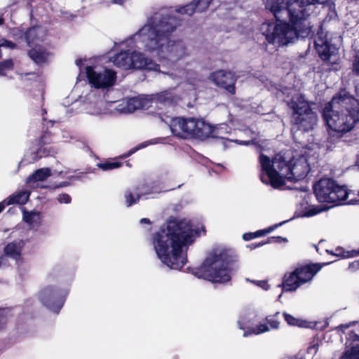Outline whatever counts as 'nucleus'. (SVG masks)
Returning <instances> with one entry per match:
<instances>
[{"instance_id":"obj_1","label":"nucleus","mask_w":359,"mask_h":359,"mask_svg":"<svg viewBox=\"0 0 359 359\" xmlns=\"http://www.w3.org/2000/svg\"><path fill=\"white\" fill-rule=\"evenodd\" d=\"M199 229H193L192 223L186 219L170 216L165 225L152 235V244L158 258L172 269L180 270L187 262L183 248L192 244Z\"/></svg>"},{"instance_id":"obj_44","label":"nucleus","mask_w":359,"mask_h":359,"mask_svg":"<svg viewBox=\"0 0 359 359\" xmlns=\"http://www.w3.org/2000/svg\"><path fill=\"white\" fill-rule=\"evenodd\" d=\"M320 212H321V209H320L318 208H311L309 210L304 212L302 214V217H309L314 216V215L320 213Z\"/></svg>"},{"instance_id":"obj_6","label":"nucleus","mask_w":359,"mask_h":359,"mask_svg":"<svg viewBox=\"0 0 359 359\" xmlns=\"http://www.w3.org/2000/svg\"><path fill=\"white\" fill-rule=\"evenodd\" d=\"M170 128L172 133L183 138L205 140L217 137L216 128L203 119L196 118L174 117L170 120Z\"/></svg>"},{"instance_id":"obj_15","label":"nucleus","mask_w":359,"mask_h":359,"mask_svg":"<svg viewBox=\"0 0 359 359\" xmlns=\"http://www.w3.org/2000/svg\"><path fill=\"white\" fill-rule=\"evenodd\" d=\"M346 345L349 348L345 351L341 359H359V335L351 331L346 337Z\"/></svg>"},{"instance_id":"obj_29","label":"nucleus","mask_w":359,"mask_h":359,"mask_svg":"<svg viewBox=\"0 0 359 359\" xmlns=\"http://www.w3.org/2000/svg\"><path fill=\"white\" fill-rule=\"evenodd\" d=\"M283 316L284 317V319L287 322V323L289 325H291V326H297V327H309L308 325V322L306 321V320H302V319H299V318H297L295 317H294L293 316L286 313V312H284L283 313Z\"/></svg>"},{"instance_id":"obj_11","label":"nucleus","mask_w":359,"mask_h":359,"mask_svg":"<svg viewBox=\"0 0 359 359\" xmlns=\"http://www.w3.org/2000/svg\"><path fill=\"white\" fill-rule=\"evenodd\" d=\"M209 79L218 88L225 90L231 95L236 94L238 76L231 71L219 69L212 72Z\"/></svg>"},{"instance_id":"obj_42","label":"nucleus","mask_w":359,"mask_h":359,"mask_svg":"<svg viewBox=\"0 0 359 359\" xmlns=\"http://www.w3.org/2000/svg\"><path fill=\"white\" fill-rule=\"evenodd\" d=\"M353 72L356 76H359V50L354 57L353 62Z\"/></svg>"},{"instance_id":"obj_10","label":"nucleus","mask_w":359,"mask_h":359,"mask_svg":"<svg viewBox=\"0 0 359 359\" xmlns=\"http://www.w3.org/2000/svg\"><path fill=\"white\" fill-rule=\"evenodd\" d=\"M86 76L88 81L95 88H106L112 86L116 79L114 71L106 69L102 73H97L92 66L86 67Z\"/></svg>"},{"instance_id":"obj_54","label":"nucleus","mask_w":359,"mask_h":359,"mask_svg":"<svg viewBox=\"0 0 359 359\" xmlns=\"http://www.w3.org/2000/svg\"><path fill=\"white\" fill-rule=\"evenodd\" d=\"M326 252L329 255H332L334 256V251H333V250H326Z\"/></svg>"},{"instance_id":"obj_47","label":"nucleus","mask_w":359,"mask_h":359,"mask_svg":"<svg viewBox=\"0 0 359 359\" xmlns=\"http://www.w3.org/2000/svg\"><path fill=\"white\" fill-rule=\"evenodd\" d=\"M266 244V243H265V240H264V241H262L257 242V243H252L250 245H248L247 247L249 248L250 250H255V249L259 248L261 246H263Z\"/></svg>"},{"instance_id":"obj_48","label":"nucleus","mask_w":359,"mask_h":359,"mask_svg":"<svg viewBox=\"0 0 359 359\" xmlns=\"http://www.w3.org/2000/svg\"><path fill=\"white\" fill-rule=\"evenodd\" d=\"M354 323H350L348 324H341L339 326L336 327V330L338 331H341L342 332H344L345 330L348 328L351 324H353Z\"/></svg>"},{"instance_id":"obj_36","label":"nucleus","mask_w":359,"mask_h":359,"mask_svg":"<svg viewBox=\"0 0 359 359\" xmlns=\"http://www.w3.org/2000/svg\"><path fill=\"white\" fill-rule=\"evenodd\" d=\"M53 142V134L49 131H44L38 140V144L48 145Z\"/></svg>"},{"instance_id":"obj_4","label":"nucleus","mask_w":359,"mask_h":359,"mask_svg":"<svg viewBox=\"0 0 359 359\" xmlns=\"http://www.w3.org/2000/svg\"><path fill=\"white\" fill-rule=\"evenodd\" d=\"M322 116L330 136L332 132L340 138L359 121V101L346 88H340L325 104Z\"/></svg>"},{"instance_id":"obj_51","label":"nucleus","mask_w":359,"mask_h":359,"mask_svg":"<svg viewBox=\"0 0 359 359\" xmlns=\"http://www.w3.org/2000/svg\"><path fill=\"white\" fill-rule=\"evenodd\" d=\"M140 223H142V224L144 223V224H151V221H150V219H148V218H142V219H141V220H140Z\"/></svg>"},{"instance_id":"obj_37","label":"nucleus","mask_w":359,"mask_h":359,"mask_svg":"<svg viewBox=\"0 0 359 359\" xmlns=\"http://www.w3.org/2000/svg\"><path fill=\"white\" fill-rule=\"evenodd\" d=\"M196 12H197V11L194 3L187 4L179 9V13L181 14H187L189 16L192 15Z\"/></svg>"},{"instance_id":"obj_5","label":"nucleus","mask_w":359,"mask_h":359,"mask_svg":"<svg viewBox=\"0 0 359 359\" xmlns=\"http://www.w3.org/2000/svg\"><path fill=\"white\" fill-rule=\"evenodd\" d=\"M238 255L229 248L213 249L198 266L191 269V273L198 278L213 283L226 284L231 280L238 266Z\"/></svg>"},{"instance_id":"obj_50","label":"nucleus","mask_w":359,"mask_h":359,"mask_svg":"<svg viewBox=\"0 0 359 359\" xmlns=\"http://www.w3.org/2000/svg\"><path fill=\"white\" fill-rule=\"evenodd\" d=\"M143 147H144V146H140V147H137V148H133V149H132L131 150H130V151H128V154H124L123 157H128V156H129L130 155H131V154H133V153H135L137 149H140V148H142Z\"/></svg>"},{"instance_id":"obj_35","label":"nucleus","mask_w":359,"mask_h":359,"mask_svg":"<svg viewBox=\"0 0 359 359\" xmlns=\"http://www.w3.org/2000/svg\"><path fill=\"white\" fill-rule=\"evenodd\" d=\"M121 165H122L121 162L110 161H107L104 163H99L97 164L98 168L104 171L118 168Z\"/></svg>"},{"instance_id":"obj_31","label":"nucleus","mask_w":359,"mask_h":359,"mask_svg":"<svg viewBox=\"0 0 359 359\" xmlns=\"http://www.w3.org/2000/svg\"><path fill=\"white\" fill-rule=\"evenodd\" d=\"M259 163L262 166V170L265 173L269 172L271 170H273L274 168V163H273V161H271L270 158L264 154H261L259 155Z\"/></svg>"},{"instance_id":"obj_57","label":"nucleus","mask_w":359,"mask_h":359,"mask_svg":"<svg viewBox=\"0 0 359 359\" xmlns=\"http://www.w3.org/2000/svg\"><path fill=\"white\" fill-rule=\"evenodd\" d=\"M356 163H357V165H358V167H359V155L358 156Z\"/></svg>"},{"instance_id":"obj_45","label":"nucleus","mask_w":359,"mask_h":359,"mask_svg":"<svg viewBox=\"0 0 359 359\" xmlns=\"http://www.w3.org/2000/svg\"><path fill=\"white\" fill-rule=\"evenodd\" d=\"M1 46H5L11 49H15L17 47L16 43H13L11 41H8L6 39H3V42L0 43Z\"/></svg>"},{"instance_id":"obj_28","label":"nucleus","mask_w":359,"mask_h":359,"mask_svg":"<svg viewBox=\"0 0 359 359\" xmlns=\"http://www.w3.org/2000/svg\"><path fill=\"white\" fill-rule=\"evenodd\" d=\"M28 198L29 196L26 195L25 192L22 191L9 196L6 201V204L7 205L13 204L24 205L27 202Z\"/></svg>"},{"instance_id":"obj_38","label":"nucleus","mask_w":359,"mask_h":359,"mask_svg":"<svg viewBox=\"0 0 359 359\" xmlns=\"http://www.w3.org/2000/svg\"><path fill=\"white\" fill-rule=\"evenodd\" d=\"M212 1V0H197L194 3L197 12L205 11L210 6Z\"/></svg>"},{"instance_id":"obj_12","label":"nucleus","mask_w":359,"mask_h":359,"mask_svg":"<svg viewBox=\"0 0 359 359\" xmlns=\"http://www.w3.org/2000/svg\"><path fill=\"white\" fill-rule=\"evenodd\" d=\"M331 262L325 263H310L307 264H301L296 267L295 271L302 284H304L313 279L314 276L319 272L321 269Z\"/></svg>"},{"instance_id":"obj_49","label":"nucleus","mask_w":359,"mask_h":359,"mask_svg":"<svg viewBox=\"0 0 359 359\" xmlns=\"http://www.w3.org/2000/svg\"><path fill=\"white\" fill-rule=\"evenodd\" d=\"M257 285L258 286L262 287L264 290H268V288H269V285H268L267 282L265 280H259V281H258Z\"/></svg>"},{"instance_id":"obj_21","label":"nucleus","mask_w":359,"mask_h":359,"mask_svg":"<svg viewBox=\"0 0 359 359\" xmlns=\"http://www.w3.org/2000/svg\"><path fill=\"white\" fill-rule=\"evenodd\" d=\"M114 64L124 69H131L132 52L130 50L121 51L114 57Z\"/></svg>"},{"instance_id":"obj_46","label":"nucleus","mask_w":359,"mask_h":359,"mask_svg":"<svg viewBox=\"0 0 359 359\" xmlns=\"http://www.w3.org/2000/svg\"><path fill=\"white\" fill-rule=\"evenodd\" d=\"M156 99L161 103H164L169 101V98L168 97L167 94L163 93L157 94Z\"/></svg>"},{"instance_id":"obj_43","label":"nucleus","mask_w":359,"mask_h":359,"mask_svg":"<svg viewBox=\"0 0 359 359\" xmlns=\"http://www.w3.org/2000/svg\"><path fill=\"white\" fill-rule=\"evenodd\" d=\"M57 201L60 203H70L72 201V198L68 194H61L57 196Z\"/></svg>"},{"instance_id":"obj_32","label":"nucleus","mask_w":359,"mask_h":359,"mask_svg":"<svg viewBox=\"0 0 359 359\" xmlns=\"http://www.w3.org/2000/svg\"><path fill=\"white\" fill-rule=\"evenodd\" d=\"M39 148L37 149L35 155L36 157H34L35 160H38L39 158H41L43 157H46L48 156L52 155L55 151L54 149L52 147H46V145H41L39 144Z\"/></svg>"},{"instance_id":"obj_23","label":"nucleus","mask_w":359,"mask_h":359,"mask_svg":"<svg viewBox=\"0 0 359 359\" xmlns=\"http://www.w3.org/2000/svg\"><path fill=\"white\" fill-rule=\"evenodd\" d=\"M273 163L277 167L280 172L287 179L289 171L292 172L293 170H297L299 165H292V160L285 161L283 156H280L278 158H275L273 160Z\"/></svg>"},{"instance_id":"obj_59","label":"nucleus","mask_w":359,"mask_h":359,"mask_svg":"<svg viewBox=\"0 0 359 359\" xmlns=\"http://www.w3.org/2000/svg\"><path fill=\"white\" fill-rule=\"evenodd\" d=\"M202 230L205 233V229L204 226L202 227Z\"/></svg>"},{"instance_id":"obj_60","label":"nucleus","mask_w":359,"mask_h":359,"mask_svg":"<svg viewBox=\"0 0 359 359\" xmlns=\"http://www.w3.org/2000/svg\"><path fill=\"white\" fill-rule=\"evenodd\" d=\"M173 358H174V359H177V358H178V357H177V356H175V357H173Z\"/></svg>"},{"instance_id":"obj_61","label":"nucleus","mask_w":359,"mask_h":359,"mask_svg":"<svg viewBox=\"0 0 359 359\" xmlns=\"http://www.w3.org/2000/svg\"><path fill=\"white\" fill-rule=\"evenodd\" d=\"M30 2H33L35 0H29Z\"/></svg>"},{"instance_id":"obj_7","label":"nucleus","mask_w":359,"mask_h":359,"mask_svg":"<svg viewBox=\"0 0 359 359\" xmlns=\"http://www.w3.org/2000/svg\"><path fill=\"white\" fill-rule=\"evenodd\" d=\"M313 194L319 203L337 205L346 200L348 193L344 185L332 177H322L314 183Z\"/></svg>"},{"instance_id":"obj_24","label":"nucleus","mask_w":359,"mask_h":359,"mask_svg":"<svg viewBox=\"0 0 359 359\" xmlns=\"http://www.w3.org/2000/svg\"><path fill=\"white\" fill-rule=\"evenodd\" d=\"M287 222V221H283L282 222H280L279 224H276L272 225V226H269V227H267L266 229H264L258 230V231H257L255 232L245 233L243 235V239L244 241H250V240L254 239L255 238L264 236L266 235L267 233H271V231L275 230L276 228H278V226L283 225V224H285Z\"/></svg>"},{"instance_id":"obj_40","label":"nucleus","mask_w":359,"mask_h":359,"mask_svg":"<svg viewBox=\"0 0 359 359\" xmlns=\"http://www.w3.org/2000/svg\"><path fill=\"white\" fill-rule=\"evenodd\" d=\"M286 242H287V238H284V237H282V236H271V237L267 238L265 240V243L266 244H270V243H286Z\"/></svg>"},{"instance_id":"obj_25","label":"nucleus","mask_w":359,"mask_h":359,"mask_svg":"<svg viewBox=\"0 0 359 359\" xmlns=\"http://www.w3.org/2000/svg\"><path fill=\"white\" fill-rule=\"evenodd\" d=\"M149 107V100L144 98L134 97L128 99L126 108L129 111H134L137 109H143Z\"/></svg>"},{"instance_id":"obj_9","label":"nucleus","mask_w":359,"mask_h":359,"mask_svg":"<svg viewBox=\"0 0 359 359\" xmlns=\"http://www.w3.org/2000/svg\"><path fill=\"white\" fill-rule=\"evenodd\" d=\"M67 294L68 292L65 289L50 285L40 292L39 298L46 307L58 313L65 304Z\"/></svg>"},{"instance_id":"obj_22","label":"nucleus","mask_w":359,"mask_h":359,"mask_svg":"<svg viewBox=\"0 0 359 359\" xmlns=\"http://www.w3.org/2000/svg\"><path fill=\"white\" fill-rule=\"evenodd\" d=\"M292 160V165H299L297 170H293L292 172L289 171L287 180L289 181H298L299 180L304 179L307 176L309 172L308 165L304 163L294 161V158Z\"/></svg>"},{"instance_id":"obj_13","label":"nucleus","mask_w":359,"mask_h":359,"mask_svg":"<svg viewBox=\"0 0 359 359\" xmlns=\"http://www.w3.org/2000/svg\"><path fill=\"white\" fill-rule=\"evenodd\" d=\"M131 69L160 72V65L140 52H132Z\"/></svg>"},{"instance_id":"obj_18","label":"nucleus","mask_w":359,"mask_h":359,"mask_svg":"<svg viewBox=\"0 0 359 359\" xmlns=\"http://www.w3.org/2000/svg\"><path fill=\"white\" fill-rule=\"evenodd\" d=\"M316 49L319 57L326 64L333 65L336 62H331V56L334 54L337 50L334 45L330 43L327 41H325L322 44L316 43Z\"/></svg>"},{"instance_id":"obj_26","label":"nucleus","mask_w":359,"mask_h":359,"mask_svg":"<svg viewBox=\"0 0 359 359\" xmlns=\"http://www.w3.org/2000/svg\"><path fill=\"white\" fill-rule=\"evenodd\" d=\"M50 174L51 171L48 168L38 169L27 177V182L30 183L44 181L50 175Z\"/></svg>"},{"instance_id":"obj_20","label":"nucleus","mask_w":359,"mask_h":359,"mask_svg":"<svg viewBox=\"0 0 359 359\" xmlns=\"http://www.w3.org/2000/svg\"><path fill=\"white\" fill-rule=\"evenodd\" d=\"M266 175L269 178V182L265 180L264 176H261V181L266 184H269L273 189H278L285 184L286 177L281 176L276 168L271 170Z\"/></svg>"},{"instance_id":"obj_30","label":"nucleus","mask_w":359,"mask_h":359,"mask_svg":"<svg viewBox=\"0 0 359 359\" xmlns=\"http://www.w3.org/2000/svg\"><path fill=\"white\" fill-rule=\"evenodd\" d=\"M39 217V213L35 212H27L26 210L23 211V221L29 225L31 227H34L36 226H38L39 222H37L35 220V218Z\"/></svg>"},{"instance_id":"obj_55","label":"nucleus","mask_w":359,"mask_h":359,"mask_svg":"<svg viewBox=\"0 0 359 359\" xmlns=\"http://www.w3.org/2000/svg\"><path fill=\"white\" fill-rule=\"evenodd\" d=\"M76 64L78 66H80V65L82 64V61H81V60H76Z\"/></svg>"},{"instance_id":"obj_52","label":"nucleus","mask_w":359,"mask_h":359,"mask_svg":"<svg viewBox=\"0 0 359 359\" xmlns=\"http://www.w3.org/2000/svg\"><path fill=\"white\" fill-rule=\"evenodd\" d=\"M5 263H6V259H5V257H4V256H1V257H0V267H1L2 265L5 264Z\"/></svg>"},{"instance_id":"obj_17","label":"nucleus","mask_w":359,"mask_h":359,"mask_svg":"<svg viewBox=\"0 0 359 359\" xmlns=\"http://www.w3.org/2000/svg\"><path fill=\"white\" fill-rule=\"evenodd\" d=\"M301 285H302V284L295 269L292 272L285 273L280 285L284 292H294Z\"/></svg>"},{"instance_id":"obj_16","label":"nucleus","mask_w":359,"mask_h":359,"mask_svg":"<svg viewBox=\"0 0 359 359\" xmlns=\"http://www.w3.org/2000/svg\"><path fill=\"white\" fill-rule=\"evenodd\" d=\"M25 40L28 46L41 44L46 36V31L39 26H33L28 28L24 33Z\"/></svg>"},{"instance_id":"obj_41","label":"nucleus","mask_w":359,"mask_h":359,"mask_svg":"<svg viewBox=\"0 0 359 359\" xmlns=\"http://www.w3.org/2000/svg\"><path fill=\"white\" fill-rule=\"evenodd\" d=\"M269 330V328L266 324H259L252 329V333L259 334L261 333L268 332Z\"/></svg>"},{"instance_id":"obj_34","label":"nucleus","mask_w":359,"mask_h":359,"mask_svg":"<svg viewBox=\"0 0 359 359\" xmlns=\"http://www.w3.org/2000/svg\"><path fill=\"white\" fill-rule=\"evenodd\" d=\"M14 63L12 59H7L0 62V76H6L7 71L13 70Z\"/></svg>"},{"instance_id":"obj_14","label":"nucleus","mask_w":359,"mask_h":359,"mask_svg":"<svg viewBox=\"0 0 359 359\" xmlns=\"http://www.w3.org/2000/svg\"><path fill=\"white\" fill-rule=\"evenodd\" d=\"M29 47L31 48L27 51V55L34 63L38 66L48 63L52 53L46 45L36 44Z\"/></svg>"},{"instance_id":"obj_8","label":"nucleus","mask_w":359,"mask_h":359,"mask_svg":"<svg viewBox=\"0 0 359 359\" xmlns=\"http://www.w3.org/2000/svg\"><path fill=\"white\" fill-rule=\"evenodd\" d=\"M292 109L290 124L292 131L309 132L316 123L317 116L306 101H291L289 104Z\"/></svg>"},{"instance_id":"obj_58","label":"nucleus","mask_w":359,"mask_h":359,"mask_svg":"<svg viewBox=\"0 0 359 359\" xmlns=\"http://www.w3.org/2000/svg\"><path fill=\"white\" fill-rule=\"evenodd\" d=\"M3 23H4V19L0 18V25H2Z\"/></svg>"},{"instance_id":"obj_33","label":"nucleus","mask_w":359,"mask_h":359,"mask_svg":"<svg viewBox=\"0 0 359 359\" xmlns=\"http://www.w3.org/2000/svg\"><path fill=\"white\" fill-rule=\"evenodd\" d=\"M359 255V249L358 250H353L351 251H346L341 247H337L334 250V256L340 257L342 258L353 257Z\"/></svg>"},{"instance_id":"obj_19","label":"nucleus","mask_w":359,"mask_h":359,"mask_svg":"<svg viewBox=\"0 0 359 359\" xmlns=\"http://www.w3.org/2000/svg\"><path fill=\"white\" fill-rule=\"evenodd\" d=\"M25 244V243L23 240L15 241L8 243L4 248V255L15 259V261H19L21 259L22 251Z\"/></svg>"},{"instance_id":"obj_56","label":"nucleus","mask_w":359,"mask_h":359,"mask_svg":"<svg viewBox=\"0 0 359 359\" xmlns=\"http://www.w3.org/2000/svg\"><path fill=\"white\" fill-rule=\"evenodd\" d=\"M115 3L116 4H122L123 0H114Z\"/></svg>"},{"instance_id":"obj_3","label":"nucleus","mask_w":359,"mask_h":359,"mask_svg":"<svg viewBox=\"0 0 359 359\" xmlns=\"http://www.w3.org/2000/svg\"><path fill=\"white\" fill-rule=\"evenodd\" d=\"M180 25V20L173 15L154 16L135 36L142 37L146 51L162 59L177 61L187 55V48L182 40H171Z\"/></svg>"},{"instance_id":"obj_2","label":"nucleus","mask_w":359,"mask_h":359,"mask_svg":"<svg viewBox=\"0 0 359 359\" xmlns=\"http://www.w3.org/2000/svg\"><path fill=\"white\" fill-rule=\"evenodd\" d=\"M315 0H267L266 8L273 15L276 23H269L263 32L266 41L278 47L287 45L296 39L306 20L305 6Z\"/></svg>"},{"instance_id":"obj_53","label":"nucleus","mask_w":359,"mask_h":359,"mask_svg":"<svg viewBox=\"0 0 359 359\" xmlns=\"http://www.w3.org/2000/svg\"><path fill=\"white\" fill-rule=\"evenodd\" d=\"M5 205L4 203H0V213L4 210Z\"/></svg>"},{"instance_id":"obj_39","label":"nucleus","mask_w":359,"mask_h":359,"mask_svg":"<svg viewBox=\"0 0 359 359\" xmlns=\"http://www.w3.org/2000/svg\"><path fill=\"white\" fill-rule=\"evenodd\" d=\"M279 314H280L279 312H276V314L273 315V316H268L266 318V322L268 323V324H269L270 327L272 329L276 330V329H278V327H279L280 322L276 318V317Z\"/></svg>"},{"instance_id":"obj_27","label":"nucleus","mask_w":359,"mask_h":359,"mask_svg":"<svg viewBox=\"0 0 359 359\" xmlns=\"http://www.w3.org/2000/svg\"><path fill=\"white\" fill-rule=\"evenodd\" d=\"M144 194H145V193L140 192V188L138 187L135 188L134 192H132L130 190L126 191L124 194V198L126 206L130 207L137 203L141 196Z\"/></svg>"}]
</instances>
